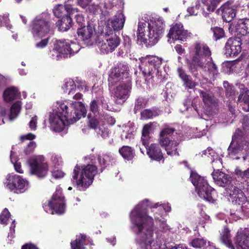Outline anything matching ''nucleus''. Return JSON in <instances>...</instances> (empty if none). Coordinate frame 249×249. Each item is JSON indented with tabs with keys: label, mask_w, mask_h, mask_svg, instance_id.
<instances>
[{
	"label": "nucleus",
	"mask_w": 249,
	"mask_h": 249,
	"mask_svg": "<svg viewBox=\"0 0 249 249\" xmlns=\"http://www.w3.org/2000/svg\"><path fill=\"white\" fill-rule=\"evenodd\" d=\"M211 30L213 34V37L215 40L220 39L225 36L224 31L222 28L218 27H212Z\"/></svg>",
	"instance_id": "47"
},
{
	"label": "nucleus",
	"mask_w": 249,
	"mask_h": 249,
	"mask_svg": "<svg viewBox=\"0 0 249 249\" xmlns=\"http://www.w3.org/2000/svg\"><path fill=\"white\" fill-rule=\"evenodd\" d=\"M159 143H151L146 147V154L151 160L164 161V158Z\"/></svg>",
	"instance_id": "21"
},
{
	"label": "nucleus",
	"mask_w": 249,
	"mask_h": 249,
	"mask_svg": "<svg viewBox=\"0 0 249 249\" xmlns=\"http://www.w3.org/2000/svg\"><path fill=\"white\" fill-rule=\"evenodd\" d=\"M119 153L124 160H132L135 156L134 149L127 145H124L120 148Z\"/></svg>",
	"instance_id": "32"
},
{
	"label": "nucleus",
	"mask_w": 249,
	"mask_h": 249,
	"mask_svg": "<svg viewBox=\"0 0 249 249\" xmlns=\"http://www.w3.org/2000/svg\"><path fill=\"white\" fill-rule=\"evenodd\" d=\"M234 174L236 177L240 179L241 182H246L249 186V168L242 171L238 168L235 169Z\"/></svg>",
	"instance_id": "38"
},
{
	"label": "nucleus",
	"mask_w": 249,
	"mask_h": 249,
	"mask_svg": "<svg viewBox=\"0 0 249 249\" xmlns=\"http://www.w3.org/2000/svg\"><path fill=\"white\" fill-rule=\"evenodd\" d=\"M235 31L237 35L244 36L249 33V18L240 20L235 26Z\"/></svg>",
	"instance_id": "31"
},
{
	"label": "nucleus",
	"mask_w": 249,
	"mask_h": 249,
	"mask_svg": "<svg viewBox=\"0 0 249 249\" xmlns=\"http://www.w3.org/2000/svg\"><path fill=\"white\" fill-rule=\"evenodd\" d=\"M191 58L193 62H213L212 53L208 46L201 42L194 43L191 52Z\"/></svg>",
	"instance_id": "8"
},
{
	"label": "nucleus",
	"mask_w": 249,
	"mask_h": 249,
	"mask_svg": "<svg viewBox=\"0 0 249 249\" xmlns=\"http://www.w3.org/2000/svg\"><path fill=\"white\" fill-rule=\"evenodd\" d=\"M86 113V107L81 102L62 103L58 111L50 115L51 127L54 131L61 132L64 129L66 123L76 122L82 117H85Z\"/></svg>",
	"instance_id": "2"
},
{
	"label": "nucleus",
	"mask_w": 249,
	"mask_h": 249,
	"mask_svg": "<svg viewBox=\"0 0 249 249\" xmlns=\"http://www.w3.org/2000/svg\"><path fill=\"white\" fill-rule=\"evenodd\" d=\"M238 102L244 111L249 112V95L246 93H240L238 96Z\"/></svg>",
	"instance_id": "39"
},
{
	"label": "nucleus",
	"mask_w": 249,
	"mask_h": 249,
	"mask_svg": "<svg viewBox=\"0 0 249 249\" xmlns=\"http://www.w3.org/2000/svg\"><path fill=\"white\" fill-rule=\"evenodd\" d=\"M76 87L74 81L70 79L68 81L65 83L62 88L64 92H68V94L70 95L71 93L73 94L74 93Z\"/></svg>",
	"instance_id": "44"
},
{
	"label": "nucleus",
	"mask_w": 249,
	"mask_h": 249,
	"mask_svg": "<svg viewBox=\"0 0 249 249\" xmlns=\"http://www.w3.org/2000/svg\"><path fill=\"white\" fill-rule=\"evenodd\" d=\"M245 135L244 131L239 128H237L232 136V141H244L243 137Z\"/></svg>",
	"instance_id": "54"
},
{
	"label": "nucleus",
	"mask_w": 249,
	"mask_h": 249,
	"mask_svg": "<svg viewBox=\"0 0 249 249\" xmlns=\"http://www.w3.org/2000/svg\"><path fill=\"white\" fill-rule=\"evenodd\" d=\"M5 184L11 192L19 194L23 193L27 190L28 182L19 175H9Z\"/></svg>",
	"instance_id": "11"
},
{
	"label": "nucleus",
	"mask_w": 249,
	"mask_h": 249,
	"mask_svg": "<svg viewBox=\"0 0 249 249\" xmlns=\"http://www.w3.org/2000/svg\"><path fill=\"white\" fill-rule=\"evenodd\" d=\"M164 28L163 19L160 18H151L147 22L139 21L137 30L138 40L144 44L153 46L161 37Z\"/></svg>",
	"instance_id": "4"
},
{
	"label": "nucleus",
	"mask_w": 249,
	"mask_h": 249,
	"mask_svg": "<svg viewBox=\"0 0 249 249\" xmlns=\"http://www.w3.org/2000/svg\"><path fill=\"white\" fill-rule=\"evenodd\" d=\"M54 16L57 18H61L66 15L64 10V7L62 4L57 5L53 10Z\"/></svg>",
	"instance_id": "51"
},
{
	"label": "nucleus",
	"mask_w": 249,
	"mask_h": 249,
	"mask_svg": "<svg viewBox=\"0 0 249 249\" xmlns=\"http://www.w3.org/2000/svg\"><path fill=\"white\" fill-rule=\"evenodd\" d=\"M97 168L92 164L83 165L81 167L77 164L74 168L71 180L74 187L85 191L92 183Z\"/></svg>",
	"instance_id": "5"
},
{
	"label": "nucleus",
	"mask_w": 249,
	"mask_h": 249,
	"mask_svg": "<svg viewBox=\"0 0 249 249\" xmlns=\"http://www.w3.org/2000/svg\"><path fill=\"white\" fill-rule=\"evenodd\" d=\"M86 236L84 234H80L76 236L75 240L72 241L71 243L72 249H85Z\"/></svg>",
	"instance_id": "34"
},
{
	"label": "nucleus",
	"mask_w": 249,
	"mask_h": 249,
	"mask_svg": "<svg viewBox=\"0 0 249 249\" xmlns=\"http://www.w3.org/2000/svg\"><path fill=\"white\" fill-rule=\"evenodd\" d=\"M99 105H100L103 109H105L108 111H112V108H110L107 104L106 99L103 96H100L97 98Z\"/></svg>",
	"instance_id": "53"
},
{
	"label": "nucleus",
	"mask_w": 249,
	"mask_h": 249,
	"mask_svg": "<svg viewBox=\"0 0 249 249\" xmlns=\"http://www.w3.org/2000/svg\"><path fill=\"white\" fill-rule=\"evenodd\" d=\"M214 181L219 186L227 187L234 179L231 180L230 176L226 173L220 171L219 170H215L212 173Z\"/></svg>",
	"instance_id": "22"
},
{
	"label": "nucleus",
	"mask_w": 249,
	"mask_h": 249,
	"mask_svg": "<svg viewBox=\"0 0 249 249\" xmlns=\"http://www.w3.org/2000/svg\"><path fill=\"white\" fill-rule=\"evenodd\" d=\"M190 178L195 186L199 196L211 203L216 200V191L209 185L204 177L200 176L196 173L192 172Z\"/></svg>",
	"instance_id": "6"
},
{
	"label": "nucleus",
	"mask_w": 249,
	"mask_h": 249,
	"mask_svg": "<svg viewBox=\"0 0 249 249\" xmlns=\"http://www.w3.org/2000/svg\"><path fill=\"white\" fill-rule=\"evenodd\" d=\"M36 145L35 142H30L24 150L26 155H29L33 153Z\"/></svg>",
	"instance_id": "56"
},
{
	"label": "nucleus",
	"mask_w": 249,
	"mask_h": 249,
	"mask_svg": "<svg viewBox=\"0 0 249 249\" xmlns=\"http://www.w3.org/2000/svg\"><path fill=\"white\" fill-rule=\"evenodd\" d=\"M191 33L183 28L180 23L173 25L170 29L167 37L173 40L185 41L190 36Z\"/></svg>",
	"instance_id": "14"
},
{
	"label": "nucleus",
	"mask_w": 249,
	"mask_h": 249,
	"mask_svg": "<svg viewBox=\"0 0 249 249\" xmlns=\"http://www.w3.org/2000/svg\"><path fill=\"white\" fill-rule=\"evenodd\" d=\"M148 202L145 199L137 205L129 214L133 231L137 235L143 234L139 242L140 249H160L154 242V219L148 214Z\"/></svg>",
	"instance_id": "1"
},
{
	"label": "nucleus",
	"mask_w": 249,
	"mask_h": 249,
	"mask_svg": "<svg viewBox=\"0 0 249 249\" xmlns=\"http://www.w3.org/2000/svg\"><path fill=\"white\" fill-rule=\"evenodd\" d=\"M65 40V43L66 44L65 45L64 50L66 53L68 54V57H70L71 54L77 53L80 50L81 47L78 44L75 42H72L70 43L69 41Z\"/></svg>",
	"instance_id": "35"
},
{
	"label": "nucleus",
	"mask_w": 249,
	"mask_h": 249,
	"mask_svg": "<svg viewBox=\"0 0 249 249\" xmlns=\"http://www.w3.org/2000/svg\"><path fill=\"white\" fill-rule=\"evenodd\" d=\"M10 216V213L7 208L4 209L0 214V223L1 224L6 225L7 221L9 220Z\"/></svg>",
	"instance_id": "50"
},
{
	"label": "nucleus",
	"mask_w": 249,
	"mask_h": 249,
	"mask_svg": "<svg viewBox=\"0 0 249 249\" xmlns=\"http://www.w3.org/2000/svg\"><path fill=\"white\" fill-rule=\"evenodd\" d=\"M77 34L80 39L87 46L92 45L95 40L96 32L92 24H88L87 26L78 28Z\"/></svg>",
	"instance_id": "13"
},
{
	"label": "nucleus",
	"mask_w": 249,
	"mask_h": 249,
	"mask_svg": "<svg viewBox=\"0 0 249 249\" xmlns=\"http://www.w3.org/2000/svg\"><path fill=\"white\" fill-rule=\"evenodd\" d=\"M162 111L157 107H153L149 109H145L141 112V117L143 119H152L160 115Z\"/></svg>",
	"instance_id": "28"
},
{
	"label": "nucleus",
	"mask_w": 249,
	"mask_h": 249,
	"mask_svg": "<svg viewBox=\"0 0 249 249\" xmlns=\"http://www.w3.org/2000/svg\"><path fill=\"white\" fill-rule=\"evenodd\" d=\"M21 108V102L18 101L13 104L10 108L9 119L13 120L18 115Z\"/></svg>",
	"instance_id": "40"
},
{
	"label": "nucleus",
	"mask_w": 249,
	"mask_h": 249,
	"mask_svg": "<svg viewBox=\"0 0 249 249\" xmlns=\"http://www.w3.org/2000/svg\"><path fill=\"white\" fill-rule=\"evenodd\" d=\"M36 136L33 133H30L26 135L22 136L20 137V140L22 142H24L25 140H33L35 139Z\"/></svg>",
	"instance_id": "62"
},
{
	"label": "nucleus",
	"mask_w": 249,
	"mask_h": 249,
	"mask_svg": "<svg viewBox=\"0 0 249 249\" xmlns=\"http://www.w3.org/2000/svg\"><path fill=\"white\" fill-rule=\"evenodd\" d=\"M125 81L117 86L113 90L114 97L117 100L124 103L130 95L132 90V78L130 76L129 67L127 65L119 63L112 67L108 78L109 87H112L117 83Z\"/></svg>",
	"instance_id": "3"
},
{
	"label": "nucleus",
	"mask_w": 249,
	"mask_h": 249,
	"mask_svg": "<svg viewBox=\"0 0 249 249\" xmlns=\"http://www.w3.org/2000/svg\"><path fill=\"white\" fill-rule=\"evenodd\" d=\"M234 241L238 249H249V231L247 229L238 231Z\"/></svg>",
	"instance_id": "20"
},
{
	"label": "nucleus",
	"mask_w": 249,
	"mask_h": 249,
	"mask_svg": "<svg viewBox=\"0 0 249 249\" xmlns=\"http://www.w3.org/2000/svg\"><path fill=\"white\" fill-rule=\"evenodd\" d=\"M29 163L32 174L36 175L38 178H44L47 174L48 166L46 163L39 162L36 159H30Z\"/></svg>",
	"instance_id": "17"
},
{
	"label": "nucleus",
	"mask_w": 249,
	"mask_h": 249,
	"mask_svg": "<svg viewBox=\"0 0 249 249\" xmlns=\"http://www.w3.org/2000/svg\"><path fill=\"white\" fill-rule=\"evenodd\" d=\"M206 241L201 238H196L192 240L189 245L195 248H201L206 245Z\"/></svg>",
	"instance_id": "48"
},
{
	"label": "nucleus",
	"mask_w": 249,
	"mask_h": 249,
	"mask_svg": "<svg viewBox=\"0 0 249 249\" xmlns=\"http://www.w3.org/2000/svg\"><path fill=\"white\" fill-rule=\"evenodd\" d=\"M98 46L103 53H108L113 52L120 44V39L116 34L102 31L99 36Z\"/></svg>",
	"instance_id": "7"
},
{
	"label": "nucleus",
	"mask_w": 249,
	"mask_h": 249,
	"mask_svg": "<svg viewBox=\"0 0 249 249\" xmlns=\"http://www.w3.org/2000/svg\"><path fill=\"white\" fill-rule=\"evenodd\" d=\"M98 135H100L103 138L106 139L109 137V130L107 127L104 125H100L97 131Z\"/></svg>",
	"instance_id": "52"
},
{
	"label": "nucleus",
	"mask_w": 249,
	"mask_h": 249,
	"mask_svg": "<svg viewBox=\"0 0 249 249\" xmlns=\"http://www.w3.org/2000/svg\"><path fill=\"white\" fill-rule=\"evenodd\" d=\"M21 249H39L34 244L26 243L21 247Z\"/></svg>",
	"instance_id": "64"
},
{
	"label": "nucleus",
	"mask_w": 249,
	"mask_h": 249,
	"mask_svg": "<svg viewBox=\"0 0 249 249\" xmlns=\"http://www.w3.org/2000/svg\"><path fill=\"white\" fill-rule=\"evenodd\" d=\"M176 129L170 126L169 124H165L161 129L158 139V142L165 141L170 140H175L174 136L176 132Z\"/></svg>",
	"instance_id": "24"
},
{
	"label": "nucleus",
	"mask_w": 249,
	"mask_h": 249,
	"mask_svg": "<svg viewBox=\"0 0 249 249\" xmlns=\"http://www.w3.org/2000/svg\"><path fill=\"white\" fill-rule=\"evenodd\" d=\"M223 20L230 22L235 16L234 8L229 3L224 4L220 8Z\"/></svg>",
	"instance_id": "25"
},
{
	"label": "nucleus",
	"mask_w": 249,
	"mask_h": 249,
	"mask_svg": "<svg viewBox=\"0 0 249 249\" xmlns=\"http://www.w3.org/2000/svg\"><path fill=\"white\" fill-rule=\"evenodd\" d=\"M51 160L56 167H58L62 165V158L57 155H53L51 157Z\"/></svg>",
	"instance_id": "57"
},
{
	"label": "nucleus",
	"mask_w": 249,
	"mask_h": 249,
	"mask_svg": "<svg viewBox=\"0 0 249 249\" xmlns=\"http://www.w3.org/2000/svg\"><path fill=\"white\" fill-rule=\"evenodd\" d=\"M50 28L49 16L44 13L32 21L31 32L35 38L42 37L49 33Z\"/></svg>",
	"instance_id": "9"
},
{
	"label": "nucleus",
	"mask_w": 249,
	"mask_h": 249,
	"mask_svg": "<svg viewBox=\"0 0 249 249\" xmlns=\"http://www.w3.org/2000/svg\"><path fill=\"white\" fill-rule=\"evenodd\" d=\"M52 175L53 178L56 179L62 178L64 177V172L60 170H54L52 172Z\"/></svg>",
	"instance_id": "59"
},
{
	"label": "nucleus",
	"mask_w": 249,
	"mask_h": 249,
	"mask_svg": "<svg viewBox=\"0 0 249 249\" xmlns=\"http://www.w3.org/2000/svg\"><path fill=\"white\" fill-rule=\"evenodd\" d=\"M18 90L15 87H10L6 89L3 92V98L5 101L11 102L17 98Z\"/></svg>",
	"instance_id": "37"
},
{
	"label": "nucleus",
	"mask_w": 249,
	"mask_h": 249,
	"mask_svg": "<svg viewBox=\"0 0 249 249\" xmlns=\"http://www.w3.org/2000/svg\"><path fill=\"white\" fill-rule=\"evenodd\" d=\"M201 5L199 1H196V5L194 6L190 7L187 8V12L189 13V15H197L200 11H202L203 15L206 17L208 15L207 12L204 11V7L200 8Z\"/></svg>",
	"instance_id": "41"
},
{
	"label": "nucleus",
	"mask_w": 249,
	"mask_h": 249,
	"mask_svg": "<svg viewBox=\"0 0 249 249\" xmlns=\"http://www.w3.org/2000/svg\"><path fill=\"white\" fill-rule=\"evenodd\" d=\"M223 86L225 90V94L227 97H230L235 94V90L233 86L230 84L228 81L223 82Z\"/></svg>",
	"instance_id": "49"
},
{
	"label": "nucleus",
	"mask_w": 249,
	"mask_h": 249,
	"mask_svg": "<svg viewBox=\"0 0 249 249\" xmlns=\"http://www.w3.org/2000/svg\"><path fill=\"white\" fill-rule=\"evenodd\" d=\"M248 147L246 141H231L228 148V155L232 158L239 160L244 150Z\"/></svg>",
	"instance_id": "15"
},
{
	"label": "nucleus",
	"mask_w": 249,
	"mask_h": 249,
	"mask_svg": "<svg viewBox=\"0 0 249 249\" xmlns=\"http://www.w3.org/2000/svg\"><path fill=\"white\" fill-rule=\"evenodd\" d=\"M48 205L55 213H63L65 211L64 197L61 193L55 192L49 201Z\"/></svg>",
	"instance_id": "16"
},
{
	"label": "nucleus",
	"mask_w": 249,
	"mask_h": 249,
	"mask_svg": "<svg viewBox=\"0 0 249 249\" xmlns=\"http://www.w3.org/2000/svg\"><path fill=\"white\" fill-rule=\"evenodd\" d=\"M147 103V100L144 98L140 97L137 98L135 103L134 112L137 113L140 109L145 107Z\"/></svg>",
	"instance_id": "45"
},
{
	"label": "nucleus",
	"mask_w": 249,
	"mask_h": 249,
	"mask_svg": "<svg viewBox=\"0 0 249 249\" xmlns=\"http://www.w3.org/2000/svg\"><path fill=\"white\" fill-rule=\"evenodd\" d=\"M64 39L56 40L54 43V47L50 51V56L54 60L60 61L62 58L68 57V54L64 50L65 45Z\"/></svg>",
	"instance_id": "18"
},
{
	"label": "nucleus",
	"mask_w": 249,
	"mask_h": 249,
	"mask_svg": "<svg viewBox=\"0 0 249 249\" xmlns=\"http://www.w3.org/2000/svg\"><path fill=\"white\" fill-rule=\"evenodd\" d=\"M220 239L228 247L234 249V247L231 240L230 231L228 228H225L222 231L221 233Z\"/></svg>",
	"instance_id": "36"
},
{
	"label": "nucleus",
	"mask_w": 249,
	"mask_h": 249,
	"mask_svg": "<svg viewBox=\"0 0 249 249\" xmlns=\"http://www.w3.org/2000/svg\"><path fill=\"white\" fill-rule=\"evenodd\" d=\"M160 145L163 147L169 156L179 155L178 151L179 142L175 140H170L159 142Z\"/></svg>",
	"instance_id": "23"
},
{
	"label": "nucleus",
	"mask_w": 249,
	"mask_h": 249,
	"mask_svg": "<svg viewBox=\"0 0 249 249\" xmlns=\"http://www.w3.org/2000/svg\"><path fill=\"white\" fill-rule=\"evenodd\" d=\"M88 126L93 129H96L99 124V122L95 114L89 113L88 115Z\"/></svg>",
	"instance_id": "43"
},
{
	"label": "nucleus",
	"mask_w": 249,
	"mask_h": 249,
	"mask_svg": "<svg viewBox=\"0 0 249 249\" xmlns=\"http://www.w3.org/2000/svg\"><path fill=\"white\" fill-rule=\"evenodd\" d=\"M59 30L62 32L68 31L72 26V19L69 16L63 17L56 23Z\"/></svg>",
	"instance_id": "33"
},
{
	"label": "nucleus",
	"mask_w": 249,
	"mask_h": 249,
	"mask_svg": "<svg viewBox=\"0 0 249 249\" xmlns=\"http://www.w3.org/2000/svg\"><path fill=\"white\" fill-rule=\"evenodd\" d=\"M200 96L202 98L204 104L208 107L212 108L217 106V99H216L213 94L210 91L200 90Z\"/></svg>",
	"instance_id": "26"
},
{
	"label": "nucleus",
	"mask_w": 249,
	"mask_h": 249,
	"mask_svg": "<svg viewBox=\"0 0 249 249\" xmlns=\"http://www.w3.org/2000/svg\"><path fill=\"white\" fill-rule=\"evenodd\" d=\"M241 42L239 38H230L226 43L225 54L227 56H234L241 50Z\"/></svg>",
	"instance_id": "19"
},
{
	"label": "nucleus",
	"mask_w": 249,
	"mask_h": 249,
	"mask_svg": "<svg viewBox=\"0 0 249 249\" xmlns=\"http://www.w3.org/2000/svg\"><path fill=\"white\" fill-rule=\"evenodd\" d=\"M125 17L121 13H118L112 18L109 19L106 22V27L103 31L113 32V34L118 33V32L122 30L124 26Z\"/></svg>",
	"instance_id": "12"
},
{
	"label": "nucleus",
	"mask_w": 249,
	"mask_h": 249,
	"mask_svg": "<svg viewBox=\"0 0 249 249\" xmlns=\"http://www.w3.org/2000/svg\"><path fill=\"white\" fill-rule=\"evenodd\" d=\"M64 7V10L66 15L69 14H71L73 12H74L76 9H73L71 5L69 4H66L65 5H63Z\"/></svg>",
	"instance_id": "63"
},
{
	"label": "nucleus",
	"mask_w": 249,
	"mask_h": 249,
	"mask_svg": "<svg viewBox=\"0 0 249 249\" xmlns=\"http://www.w3.org/2000/svg\"><path fill=\"white\" fill-rule=\"evenodd\" d=\"M178 71L179 77L183 81L185 87L189 89H193L196 86V83L193 80L192 78L190 75L185 73L181 68H178Z\"/></svg>",
	"instance_id": "27"
},
{
	"label": "nucleus",
	"mask_w": 249,
	"mask_h": 249,
	"mask_svg": "<svg viewBox=\"0 0 249 249\" xmlns=\"http://www.w3.org/2000/svg\"><path fill=\"white\" fill-rule=\"evenodd\" d=\"M201 1L203 4L206 6L208 11L213 12L221 0H201Z\"/></svg>",
	"instance_id": "42"
},
{
	"label": "nucleus",
	"mask_w": 249,
	"mask_h": 249,
	"mask_svg": "<svg viewBox=\"0 0 249 249\" xmlns=\"http://www.w3.org/2000/svg\"><path fill=\"white\" fill-rule=\"evenodd\" d=\"M161 63H141L139 65L140 69L142 71L143 73L146 75L147 74L149 76L152 75L153 73L157 71V72H159V68Z\"/></svg>",
	"instance_id": "29"
},
{
	"label": "nucleus",
	"mask_w": 249,
	"mask_h": 249,
	"mask_svg": "<svg viewBox=\"0 0 249 249\" xmlns=\"http://www.w3.org/2000/svg\"><path fill=\"white\" fill-rule=\"evenodd\" d=\"M150 137L149 135L145 136V135H142V136L141 141L142 142V143L146 148L149 146V144L150 142Z\"/></svg>",
	"instance_id": "60"
},
{
	"label": "nucleus",
	"mask_w": 249,
	"mask_h": 249,
	"mask_svg": "<svg viewBox=\"0 0 249 249\" xmlns=\"http://www.w3.org/2000/svg\"><path fill=\"white\" fill-rule=\"evenodd\" d=\"M238 185H240V184H236V180H233L225 190L233 204L242 205L247 201V198Z\"/></svg>",
	"instance_id": "10"
},
{
	"label": "nucleus",
	"mask_w": 249,
	"mask_h": 249,
	"mask_svg": "<svg viewBox=\"0 0 249 249\" xmlns=\"http://www.w3.org/2000/svg\"><path fill=\"white\" fill-rule=\"evenodd\" d=\"M48 38H45L41 40L40 42L36 44V47L39 49L45 48L48 43Z\"/></svg>",
	"instance_id": "61"
},
{
	"label": "nucleus",
	"mask_w": 249,
	"mask_h": 249,
	"mask_svg": "<svg viewBox=\"0 0 249 249\" xmlns=\"http://www.w3.org/2000/svg\"><path fill=\"white\" fill-rule=\"evenodd\" d=\"M138 60L141 62H161L165 61L162 57L155 55H146L145 57H139Z\"/></svg>",
	"instance_id": "46"
},
{
	"label": "nucleus",
	"mask_w": 249,
	"mask_h": 249,
	"mask_svg": "<svg viewBox=\"0 0 249 249\" xmlns=\"http://www.w3.org/2000/svg\"><path fill=\"white\" fill-rule=\"evenodd\" d=\"M114 160V159L113 156L109 153L98 155L97 160L101 167V172H103L110 163L113 161Z\"/></svg>",
	"instance_id": "30"
},
{
	"label": "nucleus",
	"mask_w": 249,
	"mask_h": 249,
	"mask_svg": "<svg viewBox=\"0 0 249 249\" xmlns=\"http://www.w3.org/2000/svg\"><path fill=\"white\" fill-rule=\"evenodd\" d=\"M90 110L92 112V114H95L99 112V104L96 99L93 100L89 104Z\"/></svg>",
	"instance_id": "55"
},
{
	"label": "nucleus",
	"mask_w": 249,
	"mask_h": 249,
	"mask_svg": "<svg viewBox=\"0 0 249 249\" xmlns=\"http://www.w3.org/2000/svg\"><path fill=\"white\" fill-rule=\"evenodd\" d=\"M152 125V123H149L148 124H145L142 128V135H145V136L149 135L150 131L151 130Z\"/></svg>",
	"instance_id": "58"
}]
</instances>
